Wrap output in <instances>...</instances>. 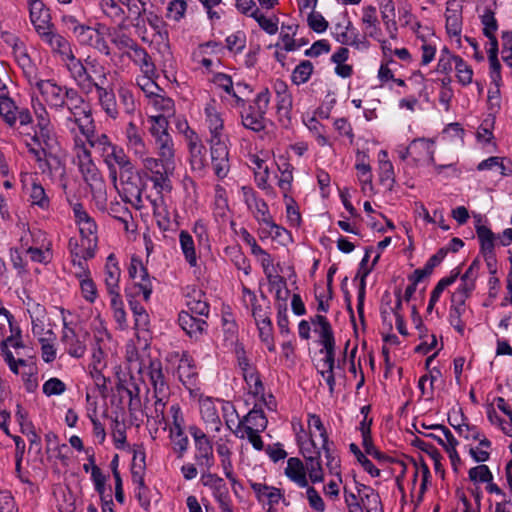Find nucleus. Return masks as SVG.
Instances as JSON below:
<instances>
[{"instance_id":"nucleus-52","label":"nucleus","mask_w":512,"mask_h":512,"mask_svg":"<svg viewBox=\"0 0 512 512\" xmlns=\"http://www.w3.org/2000/svg\"><path fill=\"white\" fill-rule=\"evenodd\" d=\"M63 61L65 62L71 77L75 80L76 83L82 81L83 79H87V76L90 75V73L87 71V64H83L81 60L77 59L73 52Z\"/></svg>"},{"instance_id":"nucleus-48","label":"nucleus","mask_w":512,"mask_h":512,"mask_svg":"<svg viewBox=\"0 0 512 512\" xmlns=\"http://www.w3.org/2000/svg\"><path fill=\"white\" fill-rule=\"evenodd\" d=\"M251 488L259 500L266 498L270 505L278 504L283 497L280 489L263 483H252Z\"/></svg>"},{"instance_id":"nucleus-22","label":"nucleus","mask_w":512,"mask_h":512,"mask_svg":"<svg viewBox=\"0 0 512 512\" xmlns=\"http://www.w3.org/2000/svg\"><path fill=\"white\" fill-rule=\"evenodd\" d=\"M119 24L113 28H107V35L110 38L111 43L122 53L124 51H131L135 48L138 43L128 34L126 30L128 25L126 23V17L119 18Z\"/></svg>"},{"instance_id":"nucleus-59","label":"nucleus","mask_w":512,"mask_h":512,"mask_svg":"<svg viewBox=\"0 0 512 512\" xmlns=\"http://www.w3.org/2000/svg\"><path fill=\"white\" fill-rule=\"evenodd\" d=\"M170 440L173 450L182 457L188 449L189 440L185 435L183 428L170 429Z\"/></svg>"},{"instance_id":"nucleus-44","label":"nucleus","mask_w":512,"mask_h":512,"mask_svg":"<svg viewBox=\"0 0 512 512\" xmlns=\"http://www.w3.org/2000/svg\"><path fill=\"white\" fill-rule=\"evenodd\" d=\"M122 5L127 8L126 21L130 19L132 26L136 29L143 27L144 19L142 15L146 10L145 3L141 0H123Z\"/></svg>"},{"instance_id":"nucleus-54","label":"nucleus","mask_w":512,"mask_h":512,"mask_svg":"<svg viewBox=\"0 0 512 512\" xmlns=\"http://www.w3.org/2000/svg\"><path fill=\"white\" fill-rule=\"evenodd\" d=\"M258 234L261 239L270 237L278 241H283L284 237L288 236L289 233L284 227L276 224L271 218L259 228Z\"/></svg>"},{"instance_id":"nucleus-5","label":"nucleus","mask_w":512,"mask_h":512,"mask_svg":"<svg viewBox=\"0 0 512 512\" xmlns=\"http://www.w3.org/2000/svg\"><path fill=\"white\" fill-rule=\"evenodd\" d=\"M271 94L267 88L261 90L253 102L240 109L241 124L245 129L259 133L267 126L266 114L270 105Z\"/></svg>"},{"instance_id":"nucleus-21","label":"nucleus","mask_w":512,"mask_h":512,"mask_svg":"<svg viewBox=\"0 0 512 512\" xmlns=\"http://www.w3.org/2000/svg\"><path fill=\"white\" fill-rule=\"evenodd\" d=\"M126 297L128 300L129 307L134 316V328L136 330L137 337L140 338L143 334V338L147 341V336L150 327V317L146 309L135 300V296L130 289H126Z\"/></svg>"},{"instance_id":"nucleus-41","label":"nucleus","mask_w":512,"mask_h":512,"mask_svg":"<svg viewBox=\"0 0 512 512\" xmlns=\"http://www.w3.org/2000/svg\"><path fill=\"white\" fill-rule=\"evenodd\" d=\"M157 161L175 164V145L171 135L153 139Z\"/></svg>"},{"instance_id":"nucleus-27","label":"nucleus","mask_w":512,"mask_h":512,"mask_svg":"<svg viewBox=\"0 0 512 512\" xmlns=\"http://www.w3.org/2000/svg\"><path fill=\"white\" fill-rule=\"evenodd\" d=\"M273 89L276 94V111L279 116V120H289L293 106V100L288 85L286 82L277 79L274 82Z\"/></svg>"},{"instance_id":"nucleus-28","label":"nucleus","mask_w":512,"mask_h":512,"mask_svg":"<svg viewBox=\"0 0 512 512\" xmlns=\"http://www.w3.org/2000/svg\"><path fill=\"white\" fill-rule=\"evenodd\" d=\"M41 40L46 43L54 53H58L62 60L68 57L73 51L69 41L53 30V26L38 33Z\"/></svg>"},{"instance_id":"nucleus-50","label":"nucleus","mask_w":512,"mask_h":512,"mask_svg":"<svg viewBox=\"0 0 512 512\" xmlns=\"http://www.w3.org/2000/svg\"><path fill=\"white\" fill-rule=\"evenodd\" d=\"M163 92H158L153 97L149 99V104L152 105L155 110L159 111L160 114L157 116H165L170 118L175 113V104L174 101L162 94Z\"/></svg>"},{"instance_id":"nucleus-49","label":"nucleus","mask_w":512,"mask_h":512,"mask_svg":"<svg viewBox=\"0 0 512 512\" xmlns=\"http://www.w3.org/2000/svg\"><path fill=\"white\" fill-rule=\"evenodd\" d=\"M168 397L169 394H163L162 396L160 394H154L155 401L153 409L145 412L148 421L152 419L157 425L166 423L165 408Z\"/></svg>"},{"instance_id":"nucleus-57","label":"nucleus","mask_w":512,"mask_h":512,"mask_svg":"<svg viewBox=\"0 0 512 512\" xmlns=\"http://www.w3.org/2000/svg\"><path fill=\"white\" fill-rule=\"evenodd\" d=\"M313 64L308 61V60H304L302 62H300L293 70L292 74H291V81L293 84L295 85H301V84H304L306 83L312 73H313Z\"/></svg>"},{"instance_id":"nucleus-37","label":"nucleus","mask_w":512,"mask_h":512,"mask_svg":"<svg viewBox=\"0 0 512 512\" xmlns=\"http://www.w3.org/2000/svg\"><path fill=\"white\" fill-rule=\"evenodd\" d=\"M488 42L486 45L489 65H490V71L489 75L491 78V81L493 84H495L496 87H500L502 83V77H501V64L498 60V40L496 36H490L487 37Z\"/></svg>"},{"instance_id":"nucleus-20","label":"nucleus","mask_w":512,"mask_h":512,"mask_svg":"<svg viewBox=\"0 0 512 512\" xmlns=\"http://www.w3.org/2000/svg\"><path fill=\"white\" fill-rule=\"evenodd\" d=\"M199 411L207 431L219 433L222 428V421L215 401L211 397L200 396Z\"/></svg>"},{"instance_id":"nucleus-8","label":"nucleus","mask_w":512,"mask_h":512,"mask_svg":"<svg viewBox=\"0 0 512 512\" xmlns=\"http://www.w3.org/2000/svg\"><path fill=\"white\" fill-rule=\"evenodd\" d=\"M106 29L101 24H98V27L77 24L73 27V33L81 45L90 46L99 53L110 56L111 48L105 39Z\"/></svg>"},{"instance_id":"nucleus-34","label":"nucleus","mask_w":512,"mask_h":512,"mask_svg":"<svg viewBox=\"0 0 512 512\" xmlns=\"http://www.w3.org/2000/svg\"><path fill=\"white\" fill-rule=\"evenodd\" d=\"M178 323L188 336L195 339L203 335L207 328V322L203 318L192 315L188 311L179 313Z\"/></svg>"},{"instance_id":"nucleus-1","label":"nucleus","mask_w":512,"mask_h":512,"mask_svg":"<svg viewBox=\"0 0 512 512\" xmlns=\"http://www.w3.org/2000/svg\"><path fill=\"white\" fill-rule=\"evenodd\" d=\"M29 84L32 89L41 94L43 100L51 109L61 111L64 107L67 108L68 114L63 119L66 130L73 131L76 119L84 113H89L90 105L74 88L60 86L53 80H42L37 76Z\"/></svg>"},{"instance_id":"nucleus-36","label":"nucleus","mask_w":512,"mask_h":512,"mask_svg":"<svg viewBox=\"0 0 512 512\" xmlns=\"http://www.w3.org/2000/svg\"><path fill=\"white\" fill-rule=\"evenodd\" d=\"M335 39L343 44L350 45L356 48L367 47V42L364 39H360L358 33L355 31L351 21H348L346 25L336 24L334 28Z\"/></svg>"},{"instance_id":"nucleus-10","label":"nucleus","mask_w":512,"mask_h":512,"mask_svg":"<svg viewBox=\"0 0 512 512\" xmlns=\"http://www.w3.org/2000/svg\"><path fill=\"white\" fill-rule=\"evenodd\" d=\"M128 273L130 278L134 281L133 288H129L133 296L142 294L144 301H149L153 291L152 281L146 267L139 258H131Z\"/></svg>"},{"instance_id":"nucleus-43","label":"nucleus","mask_w":512,"mask_h":512,"mask_svg":"<svg viewBox=\"0 0 512 512\" xmlns=\"http://www.w3.org/2000/svg\"><path fill=\"white\" fill-rule=\"evenodd\" d=\"M285 475L302 488L308 486L305 467L299 458L291 457L287 460Z\"/></svg>"},{"instance_id":"nucleus-7","label":"nucleus","mask_w":512,"mask_h":512,"mask_svg":"<svg viewBox=\"0 0 512 512\" xmlns=\"http://www.w3.org/2000/svg\"><path fill=\"white\" fill-rule=\"evenodd\" d=\"M143 169L148 173V179L158 194L170 192L172 183L170 177L175 169V164L157 161L155 157L145 158L141 162Z\"/></svg>"},{"instance_id":"nucleus-47","label":"nucleus","mask_w":512,"mask_h":512,"mask_svg":"<svg viewBox=\"0 0 512 512\" xmlns=\"http://www.w3.org/2000/svg\"><path fill=\"white\" fill-rule=\"evenodd\" d=\"M179 243L187 263L191 267H196L198 265V257L192 236L187 231L182 230L179 234Z\"/></svg>"},{"instance_id":"nucleus-14","label":"nucleus","mask_w":512,"mask_h":512,"mask_svg":"<svg viewBox=\"0 0 512 512\" xmlns=\"http://www.w3.org/2000/svg\"><path fill=\"white\" fill-rule=\"evenodd\" d=\"M189 149V162L193 172L204 176L208 168L206 147L197 133H190V140L187 141Z\"/></svg>"},{"instance_id":"nucleus-64","label":"nucleus","mask_w":512,"mask_h":512,"mask_svg":"<svg viewBox=\"0 0 512 512\" xmlns=\"http://www.w3.org/2000/svg\"><path fill=\"white\" fill-rule=\"evenodd\" d=\"M455 71L457 80L461 85L467 86L472 83L473 69L460 56L456 59Z\"/></svg>"},{"instance_id":"nucleus-63","label":"nucleus","mask_w":512,"mask_h":512,"mask_svg":"<svg viewBox=\"0 0 512 512\" xmlns=\"http://www.w3.org/2000/svg\"><path fill=\"white\" fill-rule=\"evenodd\" d=\"M306 461V469L309 473V478L313 483L323 481V469L321 465L320 455L308 456Z\"/></svg>"},{"instance_id":"nucleus-33","label":"nucleus","mask_w":512,"mask_h":512,"mask_svg":"<svg viewBox=\"0 0 512 512\" xmlns=\"http://www.w3.org/2000/svg\"><path fill=\"white\" fill-rule=\"evenodd\" d=\"M97 101L108 118L112 120L119 118L120 111L112 87H97Z\"/></svg>"},{"instance_id":"nucleus-18","label":"nucleus","mask_w":512,"mask_h":512,"mask_svg":"<svg viewBox=\"0 0 512 512\" xmlns=\"http://www.w3.org/2000/svg\"><path fill=\"white\" fill-rule=\"evenodd\" d=\"M125 141L127 149L141 162L150 157L143 132L133 121H130L126 126Z\"/></svg>"},{"instance_id":"nucleus-53","label":"nucleus","mask_w":512,"mask_h":512,"mask_svg":"<svg viewBox=\"0 0 512 512\" xmlns=\"http://www.w3.org/2000/svg\"><path fill=\"white\" fill-rule=\"evenodd\" d=\"M334 367H335V353L325 354L324 359L322 360V369L319 370V373L324 378L326 384L329 387V392L331 395L334 393L335 389V376H334Z\"/></svg>"},{"instance_id":"nucleus-32","label":"nucleus","mask_w":512,"mask_h":512,"mask_svg":"<svg viewBox=\"0 0 512 512\" xmlns=\"http://www.w3.org/2000/svg\"><path fill=\"white\" fill-rule=\"evenodd\" d=\"M120 276L121 270L116 258L114 254H110L104 267V283L109 296L120 294Z\"/></svg>"},{"instance_id":"nucleus-60","label":"nucleus","mask_w":512,"mask_h":512,"mask_svg":"<svg viewBox=\"0 0 512 512\" xmlns=\"http://www.w3.org/2000/svg\"><path fill=\"white\" fill-rule=\"evenodd\" d=\"M110 306L113 311V317L117 322L120 329L127 328V317L124 309V304L120 294L110 296Z\"/></svg>"},{"instance_id":"nucleus-19","label":"nucleus","mask_w":512,"mask_h":512,"mask_svg":"<svg viewBox=\"0 0 512 512\" xmlns=\"http://www.w3.org/2000/svg\"><path fill=\"white\" fill-rule=\"evenodd\" d=\"M103 161L107 165L110 176L114 181L117 179L116 167L130 173L134 169L133 164L124 149L116 144H114L109 152L103 156Z\"/></svg>"},{"instance_id":"nucleus-46","label":"nucleus","mask_w":512,"mask_h":512,"mask_svg":"<svg viewBox=\"0 0 512 512\" xmlns=\"http://www.w3.org/2000/svg\"><path fill=\"white\" fill-rule=\"evenodd\" d=\"M268 421L262 410L253 408L247 415H245L238 423V429L244 426H252L253 431L263 432L267 427Z\"/></svg>"},{"instance_id":"nucleus-40","label":"nucleus","mask_w":512,"mask_h":512,"mask_svg":"<svg viewBox=\"0 0 512 512\" xmlns=\"http://www.w3.org/2000/svg\"><path fill=\"white\" fill-rule=\"evenodd\" d=\"M364 33L366 36L380 41L382 36L381 28L377 17V11L374 6H366L363 8V15L361 18Z\"/></svg>"},{"instance_id":"nucleus-13","label":"nucleus","mask_w":512,"mask_h":512,"mask_svg":"<svg viewBox=\"0 0 512 512\" xmlns=\"http://www.w3.org/2000/svg\"><path fill=\"white\" fill-rule=\"evenodd\" d=\"M477 238L480 242L481 253L483 254L488 271L491 275L497 272V259L495 254L496 235L490 228L484 225L476 227Z\"/></svg>"},{"instance_id":"nucleus-45","label":"nucleus","mask_w":512,"mask_h":512,"mask_svg":"<svg viewBox=\"0 0 512 512\" xmlns=\"http://www.w3.org/2000/svg\"><path fill=\"white\" fill-rule=\"evenodd\" d=\"M498 168L502 176L512 175V161L506 157L491 156L481 161L477 169L479 171L492 170Z\"/></svg>"},{"instance_id":"nucleus-42","label":"nucleus","mask_w":512,"mask_h":512,"mask_svg":"<svg viewBox=\"0 0 512 512\" xmlns=\"http://www.w3.org/2000/svg\"><path fill=\"white\" fill-rule=\"evenodd\" d=\"M186 304L189 313L195 316L208 317L209 305L206 301L205 294L201 290L193 289L186 296Z\"/></svg>"},{"instance_id":"nucleus-35","label":"nucleus","mask_w":512,"mask_h":512,"mask_svg":"<svg viewBox=\"0 0 512 512\" xmlns=\"http://www.w3.org/2000/svg\"><path fill=\"white\" fill-rule=\"evenodd\" d=\"M27 5L31 23L37 33L52 26L50 23V14L48 10L45 9L44 3L41 0H27Z\"/></svg>"},{"instance_id":"nucleus-39","label":"nucleus","mask_w":512,"mask_h":512,"mask_svg":"<svg viewBox=\"0 0 512 512\" xmlns=\"http://www.w3.org/2000/svg\"><path fill=\"white\" fill-rule=\"evenodd\" d=\"M45 309L39 304L36 305V316L31 314L32 333L38 339L39 343L46 340H56V334L52 329H46Z\"/></svg>"},{"instance_id":"nucleus-26","label":"nucleus","mask_w":512,"mask_h":512,"mask_svg":"<svg viewBox=\"0 0 512 512\" xmlns=\"http://www.w3.org/2000/svg\"><path fill=\"white\" fill-rule=\"evenodd\" d=\"M123 57H127L140 72L147 76H156V65L147 50L139 44L131 51H124Z\"/></svg>"},{"instance_id":"nucleus-4","label":"nucleus","mask_w":512,"mask_h":512,"mask_svg":"<svg viewBox=\"0 0 512 512\" xmlns=\"http://www.w3.org/2000/svg\"><path fill=\"white\" fill-rule=\"evenodd\" d=\"M67 131L73 138L74 146H76V138H82L85 143L88 142L90 147L96 149L102 158L114 146V143L106 134H95V123L91 108L89 113H84L80 118L76 119L73 131Z\"/></svg>"},{"instance_id":"nucleus-6","label":"nucleus","mask_w":512,"mask_h":512,"mask_svg":"<svg viewBox=\"0 0 512 512\" xmlns=\"http://www.w3.org/2000/svg\"><path fill=\"white\" fill-rule=\"evenodd\" d=\"M74 151L77 165L84 181L89 185L92 191L100 192L104 187V181L99 169L92 160L89 148L85 145L82 138H76Z\"/></svg>"},{"instance_id":"nucleus-25","label":"nucleus","mask_w":512,"mask_h":512,"mask_svg":"<svg viewBox=\"0 0 512 512\" xmlns=\"http://www.w3.org/2000/svg\"><path fill=\"white\" fill-rule=\"evenodd\" d=\"M201 482L203 486L208 487L212 491L219 506L231 503L228 487L221 477L209 471H203Z\"/></svg>"},{"instance_id":"nucleus-55","label":"nucleus","mask_w":512,"mask_h":512,"mask_svg":"<svg viewBox=\"0 0 512 512\" xmlns=\"http://www.w3.org/2000/svg\"><path fill=\"white\" fill-rule=\"evenodd\" d=\"M11 341H12L11 337H8L7 339L3 340L0 343V350L3 354L4 361L8 364L10 370L14 374L18 375V374H20V368L27 366V361L22 358H18V359L15 358L13 353L8 348V342H11Z\"/></svg>"},{"instance_id":"nucleus-30","label":"nucleus","mask_w":512,"mask_h":512,"mask_svg":"<svg viewBox=\"0 0 512 512\" xmlns=\"http://www.w3.org/2000/svg\"><path fill=\"white\" fill-rule=\"evenodd\" d=\"M22 183L32 205L38 206L41 209H47L49 207L50 200L45 189L32 175H25L22 179Z\"/></svg>"},{"instance_id":"nucleus-23","label":"nucleus","mask_w":512,"mask_h":512,"mask_svg":"<svg viewBox=\"0 0 512 512\" xmlns=\"http://www.w3.org/2000/svg\"><path fill=\"white\" fill-rule=\"evenodd\" d=\"M7 42L11 45L14 57L18 65L22 68L23 73L27 78L28 82H32V80L37 76V74L35 66L27 53V49L24 42L15 36H11Z\"/></svg>"},{"instance_id":"nucleus-16","label":"nucleus","mask_w":512,"mask_h":512,"mask_svg":"<svg viewBox=\"0 0 512 512\" xmlns=\"http://www.w3.org/2000/svg\"><path fill=\"white\" fill-rule=\"evenodd\" d=\"M177 374L180 382L189 391L191 396H197L199 393L198 373L193 359L188 354H183L179 360Z\"/></svg>"},{"instance_id":"nucleus-58","label":"nucleus","mask_w":512,"mask_h":512,"mask_svg":"<svg viewBox=\"0 0 512 512\" xmlns=\"http://www.w3.org/2000/svg\"><path fill=\"white\" fill-rule=\"evenodd\" d=\"M446 30L449 35L459 36L462 31V16L457 9H446Z\"/></svg>"},{"instance_id":"nucleus-51","label":"nucleus","mask_w":512,"mask_h":512,"mask_svg":"<svg viewBox=\"0 0 512 512\" xmlns=\"http://www.w3.org/2000/svg\"><path fill=\"white\" fill-rule=\"evenodd\" d=\"M315 332L319 334L320 344L323 346V348L320 350V353H335V338L331 324L329 322L326 324H321L319 328L315 329Z\"/></svg>"},{"instance_id":"nucleus-11","label":"nucleus","mask_w":512,"mask_h":512,"mask_svg":"<svg viewBox=\"0 0 512 512\" xmlns=\"http://www.w3.org/2000/svg\"><path fill=\"white\" fill-rule=\"evenodd\" d=\"M308 428L310 430L311 438L313 437L312 429H315L319 433L322 440L321 448L327 459L326 466L331 473L338 474L340 460L336 455H334L330 448L328 433L319 415L312 413L308 414Z\"/></svg>"},{"instance_id":"nucleus-12","label":"nucleus","mask_w":512,"mask_h":512,"mask_svg":"<svg viewBox=\"0 0 512 512\" xmlns=\"http://www.w3.org/2000/svg\"><path fill=\"white\" fill-rule=\"evenodd\" d=\"M210 145L211 166L218 179H224L230 170L229 149L223 140H208Z\"/></svg>"},{"instance_id":"nucleus-61","label":"nucleus","mask_w":512,"mask_h":512,"mask_svg":"<svg viewBox=\"0 0 512 512\" xmlns=\"http://www.w3.org/2000/svg\"><path fill=\"white\" fill-rule=\"evenodd\" d=\"M243 377L251 395L255 397L263 396L264 385L261 381L260 375L255 369L249 370L243 375Z\"/></svg>"},{"instance_id":"nucleus-38","label":"nucleus","mask_w":512,"mask_h":512,"mask_svg":"<svg viewBox=\"0 0 512 512\" xmlns=\"http://www.w3.org/2000/svg\"><path fill=\"white\" fill-rule=\"evenodd\" d=\"M150 382L153 386L154 394H169V386L165 381L162 364L159 360H148L146 364Z\"/></svg>"},{"instance_id":"nucleus-15","label":"nucleus","mask_w":512,"mask_h":512,"mask_svg":"<svg viewBox=\"0 0 512 512\" xmlns=\"http://www.w3.org/2000/svg\"><path fill=\"white\" fill-rule=\"evenodd\" d=\"M86 333L76 332L64 322L61 342L65 351L74 358H81L86 352Z\"/></svg>"},{"instance_id":"nucleus-9","label":"nucleus","mask_w":512,"mask_h":512,"mask_svg":"<svg viewBox=\"0 0 512 512\" xmlns=\"http://www.w3.org/2000/svg\"><path fill=\"white\" fill-rule=\"evenodd\" d=\"M189 433L195 442L196 451L194 459L196 465L202 471H210L211 467L214 465V455L211 441L209 440L207 434L195 425L189 427Z\"/></svg>"},{"instance_id":"nucleus-2","label":"nucleus","mask_w":512,"mask_h":512,"mask_svg":"<svg viewBox=\"0 0 512 512\" xmlns=\"http://www.w3.org/2000/svg\"><path fill=\"white\" fill-rule=\"evenodd\" d=\"M72 212L80 239L71 238L69 240V250L71 254L93 258L98 247V225L82 203L72 204Z\"/></svg>"},{"instance_id":"nucleus-29","label":"nucleus","mask_w":512,"mask_h":512,"mask_svg":"<svg viewBox=\"0 0 512 512\" xmlns=\"http://www.w3.org/2000/svg\"><path fill=\"white\" fill-rule=\"evenodd\" d=\"M407 154H410L416 162L425 161L435 165L434 141L425 138L414 139L407 147Z\"/></svg>"},{"instance_id":"nucleus-24","label":"nucleus","mask_w":512,"mask_h":512,"mask_svg":"<svg viewBox=\"0 0 512 512\" xmlns=\"http://www.w3.org/2000/svg\"><path fill=\"white\" fill-rule=\"evenodd\" d=\"M244 202L247 205L249 211L253 214V217L260 224L264 225L268 220L272 218L269 212V208L264 199L257 197L256 193L251 188L243 187Z\"/></svg>"},{"instance_id":"nucleus-3","label":"nucleus","mask_w":512,"mask_h":512,"mask_svg":"<svg viewBox=\"0 0 512 512\" xmlns=\"http://www.w3.org/2000/svg\"><path fill=\"white\" fill-rule=\"evenodd\" d=\"M38 118L39 129L27 142V148L39 168L44 170L46 167H51L52 162L59 163L60 146L49 126V120L43 114H39Z\"/></svg>"},{"instance_id":"nucleus-31","label":"nucleus","mask_w":512,"mask_h":512,"mask_svg":"<svg viewBox=\"0 0 512 512\" xmlns=\"http://www.w3.org/2000/svg\"><path fill=\"white\" fill-rule=\"evenodd\" d=\"M205 123L210 132L209 140H223L224 120L216 108L215 102L211 101L204 108Z\"/></svg>"},{"instance_id":"nucleus-56","label":"nucleus","mask_w":512,"mask_h":512,"mask_svg":"<svg viewBox=\"0 0 512 512\" xmlns=\"http://www.w3.org/2000/svg\"><path fill=\"white\" fill-rule=\"evenodd\" d=\"M168 117L151 115L148 117L149 133L153 139L170 135Z\"/></svg>"},{"instance_id":"nucleus-62","label":"nucleus","mask_w":512,"mask_h":512,"mask_svg":"<svg viewBox=\"0 0 512 512\" xmlns=\"http://www.w3.org/2000/svg\"><path fill=\"white\" fill-rule=\"evenodd\" d=\"M155 77L156 76H147L142 74L136 78L137 86L144 92L148 99L153 97L158 92H163V90L154 81Z\"/></svg>"},{"instance_id":"nucleus-17","label":"nucleus","mask_w":512,"mask_h":512,"mask_svg":"<svg viewBox=\"0 0 512 512\" xmlns=\"http://www.w3.org/2000/svg\"><path fill=\"white\" fill-rule=\"evenodd\" d=\"M42 236L41 231L29 232L20 239L21 248L30 255V259L37 263H48L51 260L50 242L42 243L40 247H34L36 237Z\"/></svg>"}]
</instances>
